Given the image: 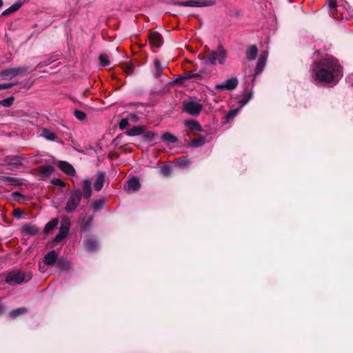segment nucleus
<instances>
[{
  "instance_id": "obj_1",
  "label": "nucleus",
  "mask_w": 353,
  "mask_h": 353,
  "mask_svg": "<svg viewBox=\"0 0 353 353\" xmlns=\"http://www.w3.org/2000/svg\"><path fill=\"white\" fill-rule=\"evenodd\" d=\"M314 71L316 79L320 82L336 83L343 75L341 66L331 56H327L316 62Z\"/></svg>"
},
{
  "instance_id": "obj_2",
  "label": "nucleus",
  "mask_w": 353,
  "mask_h": 353,
  "mask_svg": "<svg viewBox=\"0 0 353 353\" xmlns=\"http://www.w3.org/2000/svg\"><path fill=\"white\" fill-rule=\"evenodd\" d=\"M227 57V52L223 47L219 45L214 50H208L201 60L203 63L215 65L216 64L223 65L225 63Z\"/></svg>"
},
{
  "instance_id": "obj_3",
  "label": "nucleus",
  "mask_w": 353,
  "mask_h": 353,
  "mask_svg": "<svg viewBox=\"0 0 353 353\" xmlns=\"http://www.w3.org/2000/svg\"><path fill=\"white\" fill-rule=\"evenodd\" d=\"M82 198V192L79 189H75L70 192L66 202L65 210L68 213H72L79 205Z\"/></svg>"
},
{
  "instance_id": "obj_4",
  "label": "nucleus",
  "mask_w": 353,
  "mask_h": 353,
  "mask_svg": "<svg viewBox=\"0 0 353 353\" xmlns=\"http://www.w3.org/2000/svg\"><path fill=\"white\" fill-rule=\"evenodd\" d=\"M32 279L30 274H25L21 272L16 271L10 272L6 276V281L10 285H19L24 281Z\"/></svg>"
},
{
  "instance_id": "obj_5",
  "label": "nucleus",
  "mask_w": 353,
  "mask_h": 353,
  "mask_svg": "<svg viewBox=\"0 0 353 353\" xmlns=\"http://www.w3.org/2000/svg\"><path fill=\"white\" fill-rule=\"evenodd\" d=\"M183 110L192 116H198L203 109V105L197 100L190 99L183 103Z\"/></svg>"
},
{
  "instance_id": "obj_6",
  "label": "nucleus",
  "mask_w": 353,
  "mask_h": 353,
  "mask_svg": "<svg viewBox=\"0 0 353 353\" xmlns=\"http://www.w3.org/2000/svg\"><path fill=\"white\" fill-rule=\"evenodd\" d=\"M27 72V68L23 66L6 68L0 72V77L3 80H10L17 76H23Z\"/></svg>"
},
{
  "instance_id": "obj_7",
  "label": "nucleus",
  "mask_w": 353,
  "mask_h": 353,
  "mask_svg": "<svg viewBox=\"0 0 353 353\" xmlns=\"http://www.w3.org/2000/svg\"><path fill=\"white\" fill-rule=\"evenodd\" d=\"M173 4L178 6L208 7L215 4L212 0H188L185 1H175Z\"/></svg>"
},
{
  "instance_id": "obj_8",
  "label": "nucleus",
  "mask_w": 353,
  "mask_h": 353,
  "mask_svg": "<svg viewBox=\"0 0 353 353\" xmlns=\"http://www.w3.org/2000/svg\"><path fill=\"white\" fill-rule=\"evenodd\" d=\"M239 83V81L236 77H232L225 80L223 83H216L215 85L216 90H232L235 89Z\"/></svg>"
},
{
  "instance_id": "obj_9",
  "label": "nucleus",
  "mask_w": 353,
  "mask_h": 353,
  "mask_svg": "<svg viewBox=\"0 0 353 353\" xmlns=\"http://www.w3.org/2000/svg\"><path fill=\"white\" fill-rule=\"evenodd\" d=\"M267 59H268V52L263 51L260 54V56L258 59V61H257V63H256V65L255 70H254V76L252 79V84L254 82L256 77L263 72V70L265 66L266 62H267Z\"/></svg>"
},
{
  "instance_id": "obj_10",
  "label": "nucleus",
  "mask_w": 353,
  "mask_h": 353,
  "mask_svg": "<svg viewBox=\"0 0 353 353\" xmlns=\"http://www.w3.org/2000/svg\"><path fill=\"white\" fill-rule=\"evenodd\" d=\"M148 39L150 45L153 47L159 48L162 45V37L157 32H150Z\"/></svg>"
},
{
  "instance_id": "obj_11",
  "label": "nucleus",
  "mask_w": 353,
  "mask_h": 353,
  "mask_svg": "<svg viewBox=\"0 0 353 353\" xmlns=\"http://www.w3.org/2000/svg\"><path fill=\"white\" fill-rule=\"evenodd\" d=\"M58 259V254L55 250H52L45 254L43 257L44 265L50 266L54 265Z\"/></svg>"
},
{
  "instance_id": "obj_12",
  "label": "nucleus",
  "mask_w": 353,
  "mask_h": 353,
  "mask_svg": "<svg viewBox=\"0 0 353 353\" xmlns=\"http://www.w3.org/2000/svg\"><path fill=\"white\" fill-rule=\"evenodd\" d=\"M58 167L65 174L70 176H74L75 174V170L73 166L67 161H59L58 163Z\"/></svg>"
},
{
  "instance_id": "obj_13",
  "label": "nucleus",
  "mask_w": 353,
  "mask_h": 353,
  "mask_svg": "<svg viewBox=\"0 0 353 353\" xmlns=\"http://www.w3.org/2000/svg\"><path fill=\"white\" fill-rule=\"evenodd\" d=\"M91 181L89 179H84L82 182V196L86 199L90 198L92 194Z\"/></svg>"
},
{
  "instance_id": "obj_14",
  "label": "nucleus",
  "mask_w": 353,
  "mask_h": 353,
  "mask_svg": "<svg viewBox=\"0 0 353 353\" xmlns=\"http://www.w3.org/2000/svg\"><path fill=\"white\" fill-rule=\"evenodd\" d=\"M185 126L191 131L193 132H201V125L195 120L189 119L185 120L184 122Z\"/></svg>"
},
{
  "instance_id": "obj_15",
  "label": "nucleus",
  "mask_w": 353,
  "mask_h": 353,
  "mask_svg": "<svg viewBox=\"0 0 353 353\" xmlns=\"http://www.w3.org/2000/svg\"><path fill=\"white\" fill-rule=\"evenodd\" d=\"M145 129L146 127L145 125L134 126L127 130L125 134L130 137L138 136L142 134L145 131Z\"/></svg>"
},
{
  "instance_id": "obj_16",
  "label": "nucleus",
  "mask_w": 353,
  "mask_h": 353,
  "mask_svg": "<svg viewBox=\"0 0 353 353\" xmlns=\"http://www.w3.org/2000/svg\"><path fill=\"white\" fill-rule=\"evenodd\" d=\"M105 182V174L103 172H98L97 174V179L94 184V188L96 191H100Z\"/></svg>"
},
{
  "instance_id": "obj_17",
  "label": "nucleus",
  "mask_w": 353,
  "mask_h": 353,
  "mask_svg": "<svg viewBox=\"0 0 353 353\" xmlns=\"http://www.w3.org/2000/svg\"><path fill=\"white\" fill-rule=\"evenodd\" d=\"M258 54V49L256 46H250L245 52L246 58L249 61H253L256 59Z\"/></svg>"
},
{
  "instance_id": "obj_18",
  "label": "nucleus",
  "mask_w": 353,
  "mask_h": 353,
  "mask_svg": "<svg viewBox=\"0 0 353 353\" xmlns=\"http://www.w3.org/2000/svg\"><path fill=\"white\" fill-rule=\"evenodd\" d=\"M54 168L50 165H46L40 168V176L41 178H46L53 174Z\"/></svg>"
},
{
  "instance_id": "obj_19",
  "label": "nucleus",
  "mask_w": 353,
  "mask_h": 353,
  "mask_svg": "<svg viewBox=\"0 0 353 353\" xmlns=\"http://www.w3.org/2000/svg\"><path fill=\"white\" fill-rule=\"evenodd\" d=\"M140 188V183L137 178L133 177L128 180L127 188L128 190L137 191Z\"/></svg>"
},
{
  "instance_id": "obj_20",
  "label": "nucleus",
  "mask_w": 353,
  "mask_h": 353,
  "mask_svg": "<svg viewBox=\"0 0 353 353\" xmlns=\"http://www.w3.org/2000/svg\"><path fill=\"white\" fill-rule=\"evenodd\" d=\"M206 142L205 137H200L197 139H193L190 141V145L191 147L197 148L203 146Z\"/></svg>"
},
{
  "instance_id": "obj_21",
  "label": "nucleus",
  "mask_w": 353,
  "mask_h": 353,
  "mask_svg": "<svg viewBox=\"0 0 353 353\" xmlns=\"http://www.w3.org/2000/svg\"><path fill=\"white\" fill-rule=\"evenodd\" d=\"M26 312H27V309L24 307H19V308L12 310L10 312L9 316L12 319H15V318L18 317L19 316L26 313Z\"/></svg>"
},
{
  "instance_id": "obj_22",
  "label": "nucleus",
  "mask_w": 353,
  "mask_h": 353,
  "mask_svg": "<svg viewBox=\"0 0 353 353\" xmlns=\"http://www.w3.org/2000/svg\"><path fill=\"white\" fill-rule=\"evenodd\" d=\"M85 246L89 252H93L97 248L98 243L96 240L93 239H89L85 241Z\"/></svg>"
},
{
  "instance_id": "obj_23",
  "label": "nucleus",
  "mask_w": 353,
  "mask_h": 353,
  "mask_svg": "<svg viewBox=\"0 0 353 353\" xmlns=\"http://www.w3.org/2000/svg\"><path fill=\"white\" fill-rule=\"evenodd\" d=\"M156 72L154 74L155 78H159L163 74V68L160 61L155 59L154 61Z\"/></svg>"
},
{
  "instance_id": "obj_24",
  "label": "nucleus",
  "mask_w": 353,
  "mask_h": 353,
  "mask_svg": "<svg viewBox=\"0 0 353 353\" xmlns=\"http://www.w3.org/2000/svg\"><path fill=\"white\" fill-rule=\"evenodd\" d=\"M42 136L46 140H48V141H55V139L57 138L56 134L53 132H52L48 129H43L42 130Z\"/></svg>"
},
{
  "instance_id": "obj_25",
  "label": "nucleus",
  "mask_w": 353,
  "mask_h": 353,
  "mask_svg": "<svg viewBox=\"0 0 353 353\" xmlns=\"http://www.w3.org/2000/svg\"><path fill=\"white\" fill-rule=\"evenodd\" d=\"M201 77V76L199 73H196L194 71H192V72H185L184 74H183L182 75L180 76V78L181 79H194V78L199 79Z\"/></svg>"
},
{
  "instance_id": "obj_26",
  "label": "nucleus",
  "mask_w": 353,
  "mask_h": 353,
  "mask_svg": "<svg viewBox=\"0 0 353 353\" xmlns=\"http://www.w3.org/2000/svg\"><path fill=\"white\" fill-rule=\"evenodd\" d=\"M162 140L170 143H174L176 142L177 139L173 134L165 132L162 135Z\"/></svg>"
},
{
  "instance_id": "obj_27",
  "label": "nucleus",
  "mask_w": 353,
  "mask_h": 353,
  "mask_svg": "<svg viewBox=\"0 0 353 353\" xmlns=\"http://www.w3.org/2000/svg\"><path fill=\"white\" fill-rule=\"evenodd\" d=\"M21 5H22V3L21 2H16L13 5H12L10 7H9L8 9H6L2 13V14L5 15V14H10V13L17 11L21 8Z\"/></svg>"
},
{
  "instance_id": "obj_28",
  "label": "nucleus",
  "mask_w": 353,
  "mask_h": 353,
  "mask_svg": "<svg viewBox=\"0 0 353 353\" xmlns=\"http://www.w3.org/2000/svg\"><path fill=\"white\" fill-rule=\"evenodd\" d=\"M104 204H105V199H99V200L95 201L93 203L92 207L94 212H97L103 208Z\"/></svg>"
},
{
  "instance_id": "obj_29",
  "label": "nucleus",
  "mask_w": 353,
  "mask_h": 353,
  "mask_svg": "<svg viewBox=\"0 0 353 353\" xmlns=\"http://www.w3.org/2000/svg\"><path fill=\"white\" fill-rule=\"evenodd\" d=\"M58 223H59V221L57 219H54L51 220L50 221H49L45 227L46 232H49L52 230L54 229L57 226Z\"/></svg>"
},
{
  "instance_id": "obj_30",
  "label": "nucleus",
  "mask_w": 353,
  "mask_h": 353,
  "mask_svg": "<svg viewBox=\"0 0 353 353\" xmlns=\"http://www.w3.org/2000/svg\"><path fill=\"white\" fill-rule=\"evenodd\" d=\"M4 181L14 185H20L22 184L21 179L15 177L6 176L4 177Z\"/></svg>"
},
{
  "instance_id": "obj_31",
  "label": "nucleus",
  "mask_w": 353,
  "mask_h": 353,
  "mask_svg": "<svg viewBox=\"0 0 353 353\" xmlns=\"http://www.w3.org/2000/svg\"><path fill=\"white\" fill-rule=\"evenodd\" d=\"M161 174L165 176L168 177L172 173V167L168 165H163L160 170Z\"/></svg>"
},
{
  "instance_id": "obj_32",
  "label": "nucleus",
  "mask_w": 353,
  "mask_h": 353,
  "mask_svg": "<svg viewBox=\"0 0 353 353\" xmlns=\"http://www.w3.org/2000/svg\"><path fill=\"white\" fill-rule=\"evenodd\" d=\"M57 266L61 270H67L69 268V263L66 260L60 259L57 261Z\"/></svg>"
},
{
  "instance_id": "obj_33",
  "label": "nucleus",
  "mask_w": 353,
  "mask_h": 353,
  "mask_svg": "<svg viewBox=\"0 0 353 353\" xmlns=\"http://www.w3.org/2000/svg\"><path fill=\"white\" fill-rule=\"evenodd\" d=\"M14 99L13 97H10L7 99H4L0 101V104L2 106L6 107V108L10 107L12 105V103L14 102Z\"/></svg>"
},
{
  "instance_id": "obj_34",
  "label": "nucleus",
  "mask_w": 353,
  "mask_h": 353,
  "mask_svg": "<svg viewBox=\"0 0 353 353\" xmlns=\"http://www.w3.org/2000/svg\"><path fill=\"white\" fill-rule=\"evenodd\" d=\"M23 230L26 233H28L29 234H31V235H34L38 232V230H37V229L36 228H34L33 226H31V225H24Z\"/></svg>"
},
{
  "instance_id": "obj_35",
  "label": "nucleus",
  "mask_w": 353,
  "mask_h": 353,
  "mask_svg": "<svg viewBox=\"0 0 353 353\" xmlns=\"http://www.w3.org/2000/svg\"><path fill=\"white\" fill-rule=\"evenodd\" d=\"M67 236H68V234H66L65 232H63V231H61L59 230L58 234H57V236H55V238L54 239V241L55 243H59L63 239H64Z\"/></svg>"
},
{
  "instance_id": "obj_36",
  "label": "nucleus",
  "mask_w": 353,
  "mask_h": 353,
  "mask_svg": "<svg viewBox=\"0 0 353 353\" xmlns=\"http://www.w3.org/2000/svg\"><path fill=\"white\" fill-rule=\"evenodd\" d=\"M74 114L75 117L79 121H83L86 118V114L83 112L79 110H75Z\"/></svg>"
},
{
  "instance_id": "obj_37",
  "label": "nucleus",
  "mask_w": 353,
  "mask_h": 353,
  "mask_svg": "<svg viewBox=\"0 0 353 353\" xmlns=\"http://www.w3.org/2000/svg\"><path fill=\"white\" fill-rule=\"evenodd\" d=\"M99 61H100V64L101 65V66L104 67V66H107L109 65V61L108 60V57L105 54H101L99 57Z\"/></svg>"
},
{
  "instance_id": "obj_38",
  "label": "nucleus",
  "mask_w": 353,
  "mask_h": 353,
  "mask_svg": "<svg viewBox=\"0 0 353 353\" xmlns=\"http://www.w3.org/2000/svg\"><path fill=\"white\" fill-rule=\"evenodd\" d=\"M61 227L70 228V219L68 216H63L61 221Z\"/></svg>"
},
{
  "instance_id": "obj_39",
  "label": "nucleus",
  "mask_w": 353,
  "mask_h": 353,
  "mask_svg": "<svg viewBox=\"0 0 353 353\" xmlns=\"http://www.w3.org/2000/svg\"><path fill=\"white\" fill-rule=\"evenodd\" d=\"M143 137L145 139L148 140V141H151L153 139V138L155 136V134L152 132H144L143 134Z\"/></svg>"
},
{
  "instance_id": "obj_40",
  "label": "nucleus",
  "mask_w": 353,
  "mask_h": 353,
  "mask_svg": "<svg viewBox=\"0 0 353 353\" xmlns=\"http://www.w3.org/2000/svg\"><path fill=\"white\" fill-rule=\"evenodd\" d=\"M128 119L123 118L121 119L119 122V128L121 130H124L128 125Z\"/></svg>"
},
{
  "instance_id": "obj_41",
  "label": "nucleus",
  "mask_w": 353,
  "mask_h": 353,
  "mask_svg": "<svg viewBox=\"0 0 353 353\" xmlns=\"http://www.w3.org/2000/svg\"><path fill=\"white\" fill-rule=\"evenodd\" d=\"M92 221H93V216H90L88 220L86 221V222L83 225V229L86 230H88L90 226L91 225L92 223Z\"/></svg>"
},
{
  "instance_id": "obj_42",
  "label": "nucleus",
  "mask_w": 353,
  "mask_h": 353,
  "mask_svg": "<svg viewBox=\"0 0 353 353\" xmlns=\"http://www.w3.org/2000/svg\"><path fill=\"white\" fill-rule=\"evenodd\" d=\"M237 109L232 110L227 114L226 117L228 119H232L237 114Z\"/></svg>"
},
{
  "instance_id": "obj_43",
  "label": "nucleus",
  "mask_w": 353,
  "mask_h": 353,
  "mask_svg": "<svg viewBox=\"0 0 353 353\" xmlns=\"http://www.w3.org/2000/svg\"><path fill=\"white\" fill-rule=\"evenodd\" d=\"M17 83H0V90H5L10 88L14 85H17Z\"/></svg>"
},
{
  "instance_id": "obj_44",
  "label": "nucleus",
  "mask_w": 353,
  "mask_h": 353,
  "mask_svg": "<svg viewBox=\"0 0 353 353\" xmlns=\"http://www.w3.org/2000/svg\"><path fill=\"white\" fill-rule=\"evenodd\" d=\"M328 6L330 9H335L337 7L336 0H329Z\"/></svg>"
},
{
  "instance_id": "obj_45",
  "label": "nucleus",
  "mask_w": 353,
  "mask_h": 353,
  "mask_svg": "<svg viewBox=\"0 0 353 353\" xmlns=\"http://www.w3.org/2000/svg\"><path fill=\"white\" fill-rule=\"evenodd\" d=\"M250 95H245L244 97L240 101L241 106L245 105L250 99Z\"/></svg>"
},
{
  "instance_id": "obj_46",
  "label": "nucleus",
  "mask_w": 353,
  "mask_h": 353,
  "mask_svg": "<svg viewBox=\"0 0 353 353\" xmlns=\"http://www.w3.org/2000/svg\"><path fill=\"white\" fill-rule=\"evenodd\" d=\"M23 214V212L20 210V209H15L14 211H13V215L16 217V218H21V215Z\"/></svg>"
},
{
  "instance_id": "obj_47",
  "label": "nucleus",
  "mask_w": 353,
  "mask_h": 353,
  "mask_svg": "<svg viewBox=\"0 0 353 353\" xmlns=\"http://www.w3.org/2000/svg\"><path fill=\"white\" fill-rule=\"evenodd\" d=\"M52 181L54 184L57 185H61L63 184V181L59 179H53Z\"/></svg>"
},
{
  "instance_id": "obj_48",
  "label": "nucleus",
  "mask_w": 353,
  "mask_h": 353,
  "mask_svg": "<svg viewBox=\"0 0 353 353\" xmlns=\"http://www.w3.org/2000/svg\"><path fill=\"white\" fill-rule=\"evenodd\" d=\"M59 230L61 231H63V232H65L66 234H68L70 228L60 226V229Z\"/></svg>"
},
{
  "instance_id": "obj_49",
  "label": "nucleus",
  "mask_w": 353,
  "mask_h": 353,
  "mask_svg": "<svg viewBox=\"0 0 353 353\" xmlns=\"http://www.w3.org/2000/svg\"><path fill=\"white\" fill-rule=\"evenodd\" d=\"M179 161H181L180 162L181 165H186L187 160H186L185 158H181V159H179Z\"/></svg>"
},
{
  "instance_id": "obj_50",
  "label": "nucleus",
  "mask_w": 353,
  "mask_h": 353,
  "mask_svg": "<svg viewBox=\"0 0 353 353\" xmlns=\"http://www.w3.org/2000/svg\"><path fill=\"white\" fill-rule=\"evenodd\" d=\"M130 117L134 121H136L138 119V117L135 114H130Z\"/></svg>"
},
{
  "instance_id": "obj_51",
  "label": "nucleus",
  "mask_w": 353,
  "mask_h": 353,
  "mask_svg": "<svg viewBox=\"0 0 353 353\" xmlns=\"http://www.w3.org/2000/svg\"><path fill=\"white\" fill-rule=\"evenodd\" d=\"M3 314V306L0 304V315Z\"/></svg>"
},
{
  "instance_id": "obj_52",
  "label": "nucleus",
  "mask_w": 353,
  "mask_h": 353,
  "mask_svg": "<svg viewBox=\"0 0 353 353\" xmlns=\"http://www.w3.org/2000/svg\"><path fill=\"white\" fill-rule=\"evenodd\" d=\"M2 6H3V1L0 0V8H1Z\"/></svg>"
},
{
  "instance_id": "obj_53",
  "label": "nucleus",
  "mask_w": 353,
  "mask_h": 353,
  "mask_svg": "<svg viewBox=\"0 0 353 353\" xmlns=\"http://www.w3.org/2000/svg\"><path fill=\"white\" fill-rule=\"evenodd\" d=\"M14 160H15L16 162L19 161V160L17 159H16V158H14Z\"/></svg>"
},
{
  "instance_id": "obj_54",
  "label": "nucleus",
  "mask_w": 353,
  "mask_h": 353,
  "mask_svg": "<svg viewBox=\"0 0 353 353\" xmlns=\"http://www.w3.org/2000/svg\"><path fill=\"white\" fill-rule=\"evenodd\" d=\"M14 194H19V193H18V192H14Z\"/></svg>"
}]
</instances>
